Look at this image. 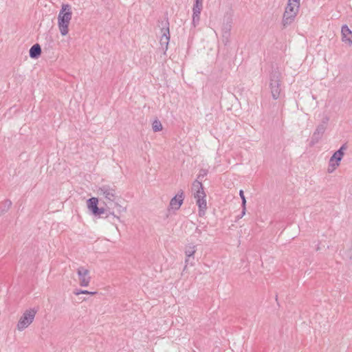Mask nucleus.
Segmentation results:
<instances>
[{"instance_id":"nucleus-21","label":"nucleus","mask_w":352,"mask_h":352,"mask_svg":"<svg viewBox=\"0 0 352 352\" xmlns=\"http://www.w3.org/2000/svg\"><path fill=\"white\" fill-rule=\"evenodd\" d=\"M105 212V210L104 208H98L97 207L96 210H95L94 212H93V214L95 215V216H98V217H100L102 214H104Z\"/></svg>"},{"instance_id":"nucleus-9","label":"nucleus","mask_w":352,"mask_h":352,"mask_svg":"<svg viewBox=\"0 0 352 352\" xmlns=\"http://www.w3.org/2000/svg\"><path fill=\"white\" fill-rule=\"evenodd\" d=\"M162 36L160 37V43L163 50L165 52L168 49V45L170 41V31L168 21L162 22V28L161 30Z\"/></svg>"},{"instance_id":"nucleus-4","label":"nucleus","mask_w":352,"mask_h":352,"mask_svg":"<svg viewBox=\"0 0 352 352\" xmlns=\"http://www.w3.org/2000/svg\"><path fill=\"white\" fill-rule=\"evenodd\" d=\"M300 6V0H288L283 16V25L287 26L294 22Z\"/></svg>"},{"instance_id":"nucleus-1","label":"nucleus","mask_w":352,"mask_h":352,"mask_svg":"<svg viewBox=\"0 0 352 352\" xmlns=\"http://www.w3.org/2000/svg\"><path fill=\"white\" fill-rule=\"evenodd\" d=\"M97 194L104 200V203L107 208L118 207L120 212L126 211V208L117 202L119 195L117 188L114 184L101 185L97 188Z\"/></svg>"},{"instance_id":"nucleus-16","label":"nucleus","mask_w":352,"mask_h":352,"mask_svg":"<svg viewBox=\"0 0 352 352\" xmlns=\"http://www.w3.org/2000/svg\"><path fill=\"white\" fill-rule=\"evenodd\" d=\"M88 209L93 213L98 207V199L96 197H91L87 201Z\"/></svg>"},{"instance_id":"nucleus-14","label":"nucleus","mask_w":352,"mask_h":352,"mask_svg":"<svg viewBox=\"0 0 352 352\" xmlns=\"http://www.w3.org/2000/svg\"><path fill=\"white\" fill-rule=\"evenodd\" d=\"M195 252H196V247L195 245L188 246L186 248L185 254H186V258L185 260L186 265H185L184 269H186L187 265H188L191 257L192 258V260H194L193 256Z\"/></svg>"},{"instance_id":"nucleus-23","label":"nucleus","mask_w":352,"mask_h":352,"mask_svg":"<svg viewBox=\"0 0 352 352\" xmlns=\"http://www.w3.org/2000/svg\"><path fill=\"white\" fill-rule=\"evenodd\" d=\"M195 232L199 234H201V230H199V228H196L195 230Z\"/></svg>"},{"instance_id":"nucleus-6","label":"nucleus","mask_w":352,"mask_h":352,"mask_svg":"<svg viewBox=\"0 0 352 352\" xmlns=\"http://www.w3.org/2000/svg\"><path fill=\"white\" fill-rule=\"evenodd\" d=\"M347 147L346 143L343 144L330 157L327 168L328 173H332L340 165V162L344 155V151L347 149Z\"/></svg>"},{"instance_id":"nucleus-8","label":"nucleus","mask_w":352,"mask_h":352,"mask_svg":"<svg viewBox=\"0 0 352 352\" xmlns=\"http://www.w3.org/2000/svg\"><path fill=\"white\" fill-rule=\"evenodd\" d=\"M329 121V116H325L323 117L321 122L317 125L311 138L310 144L311 146L319 142V141L322 138L323 135L326 131Z\"/></svg>"},{"instance_id":"nucleus-24","label":"nucleus","mask_w":352,"mask_h":352,"mask_svg":"<svg viewBox=\"0 0 352 352\" xmlns=\"http://www.w3.org/2000/svg\"><path fill=\"white\" fill-rule=\"evenodd\" d=\"M109 214L113 215L114 217H116L118 219H120V218H119V217H118V216L115 215L113 212H109Z\"/></svg>"},{"instance_id":"nucleus-20","label":"nucleus","mask_w":352,"mask_h":352,"mask_svg":"<svg viewBox=\"0 0 352 352\" xmlns=\"http://www.w3.org/2000/svg\"><path fill=\"white\" fill-rule=\"evenodd\" d=\"M97 294L96 292H89L87 290H82V289H74V294L76 296H78L80 294H91V295H95Z\"/></svg>"},{"instance_id":"nucleus-15","label":"nucleus","mask_w":352,"mask_h":352,"mask_svg":"<svg viewBox=\"0 0 352 352\" xmlns=\"http://www.w3.org/2000/svg\"><path fill=\"white\" fill-rule=\"evenodd\" d=\"M29 54L32 58H37L41 54V48L39 44L36 43L32 45Z\"/></svg>"},{"instance_id":"nucleus-5","label":"nucleus","mask_w":352,"mask_h":352,"mask_svg":"<svg viewBox=\"0 0 352 352\" xmlns=\"http://www.w3.org/2000/svg\"><path fill=\"white\" fill-rule=\"evenodd\" d=\"M280 73L278 71H272L270 75V89L273 99L279 98L280 88Z\"/></svg>"},{"instance_id":"nucleus-11","label":"nucleus","mask_w":352,"mask_h":352,"mask_svg":"<svg viewBox=\"0 0 352 352\" xmlns=\"http://www.w3.org/2000/svg\"><path fill=\"white\" fill-rule=\"evenodd\" d=\"M79 284L81 287H87L91 281L89 271L84 267H79L77 269Z\"/></svg>"},{"instance_id":"nucleus-13","label":"nucleus","mask_w":352,"mask_h":352,"mask_svg":"<svg viewBox=\"0 0 352 352\" xmlns=\"http://www.w3.org/2000/svg\"><path fill=\"white\" fill-rule=\"evenodd\" d=\"M342 41L347 43L349 46L352 45L351 35L352 32L346 25H344L341 28Z\"/></svg>"},{"instance_id":"nucleus-2","label":"nucleus","mask_w":352,"mask_h":352,"mask_svg":"<svg viewBox=\"0 0 352 352\" xmlns=\"http://www.w3.org/2000/svg\"><path fill=\"white\" fill-rule=\"evenodd\" d=\"M192 190L193 192L194 197L196 199L197 205L199 208V216L204 217L207 209V202L206 199V195L202 183L198 179L194 181L192 183Z\"/></svg>"},{"instance_id":"nucleus-10","label":"nucleus","mask_w":352,"mask_h":352,"mask_svg":"<svg viewBox=\"0 0 352 352\" xmlns=\"http://www.w3.org/2000/svg\"><path fill=\"white\" fill-rule=\"evenodd\" d=\"M203 10V0H195L192 6V25L196 28L200 21V15Z\"/></svg>"},{"instance_id":"nucleus-7","label":"nucleus","mask_w":352,"mask_h":352,"mask_svg":"<svg viewBox=\"0 0 352 352\" xmlns=\"http://www.w3.org/2000/svg\"><path fill=\"white\" fill-rule=\"evenodd\" d=\"M36 313L37 310L34 308L25 310L18 321L17 329L21 331L29 327L34 321Z\"/></svg>"},{"instance_id":"nucleus-18","label":"nucleus","mask_w":352,"mask_h":352,"mask_svg":"<svg viewBox=\"0 0 352 352\" xmlns=\"http://www.w3.org/2000/svg\"><path fill=\"white\" fill-rule=\"evenodd\" d=\"M12 206V202L10 200H6L4 201L3 202H2L1 204H0V208L2 209V212H6L9 210V208L11 207Z\"/></svg>"},{"instance_id":"nucleus-19","label":"nucleus","mask_w":352,"mask_h":352,"mask_svg":"<svg viewBox=\"0 0 352 352\" xmlns=\"http://www.w3.org/2000/svg\"><path fill=\"white\" fill-rule=\"evenodd\" d=\"M239 195L242 199V207H243V210H242V212H241V217H242L245 214V204H246V200H245V197L244 196V194H243V191L242 190H241L239 191Z\"/></svg>"},{"instance_id":"nucleus-17","label":"nucleus","mask_w":352,"mask_h":352,"mask_svg":"<svg viewBox=\"0 0 352 352\" xmlns=\"http://www.w3.org/2000/svg\"><path fill=\"white\" fill-rule=\"evenodd\" d=\"M152 128L154 132L161 131L163 129L161 122L158 120L153 121Z\"/></svg>"},{"instance_id":"nucleus-22","label":"nucleus","mask_w":352,"mask_h":352,"mask_svg":"<svg viewBox=\"0 0 352 352\" xmlns=\"http://www.w3.org/2000/svg\"><path fill=\"white\" fill-rule=\"evenodd\" d=\"M208 173V170L206 169L201 168L199 170V173L197 177V179H202L205 176H206Z\"/></svg>"},{"instance_id":"nucleus-3","label":"nucleus","mask_w":352,"mask_h":352,"mask_svg":"<svg viewBox=\"0 0 352 352\" xmlns=\"http://www.w3.org/2000/svg\"><path fill=\"white\" fill-rule=\"evenodd\" d=\"M72 17V7L69 4H62L58 15V27L62 36H66L69 32V25Z\"/></svg>"},{"instance_id":"nucleus-12","label":"nucleus","mask_w":352,"mask_h":352,"mask_svg":"<svg viewBox=\"0 0 352 352\" xmlns=\"http://www.w3.org/2000/svg\"><path fill=\"white\" fill-rule=\"evenodd\" d=\"M183 191L179 192L174 197L170 199V207L174 210H178L181 207L184 201Z\"/></svg>"}]
</instances>
